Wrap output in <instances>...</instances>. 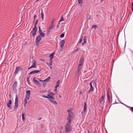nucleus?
Instances as JSON below:
<instances>
[{"label":"nucleus","mask_w":133,"mask_h":133,"mask_svg":"<svg viewBox=\"0 0 133 133\" xmlns=\"http://www.w3.org/2000/svg\"><path fill=\"white\" fill-rule=\"evenodd\" d=\"M83 36H82L80 38V39L79 41V43H81L82 42L83 39Z\"/></svg>","instance_id":"nucleus-38"},{"label":"nucleus","mask_w":133,"mask_h":133,"mask_svg":"<svg viewBox=\"0 0 133 133\" xmlns=\"http://www.w3.org/2000/svg\"><path fill=\"white\" fill-rule=\"evenodd\" d=\"M54 54V53H53L49 55V57H50V59H52L53 58Z\"/></svg>","instance_id":"nucleus-26"},{"label":"nucleus","mask_w":133,"mask_h":133,"mask_svg":"<svg viewBox=\"0 0 133 133\" xmlns=\"http://www.w3.org/2000/svg\"><path fill=\"white\" fill-rule=\"evenodd\" d=\"M38 29H39V30H38L39 33V32H42V31H41V30L40 26H39V27H38Z\"/></svg>","instance_id":"nucleus-39"},{"label":"nucleus","mask_w":133,"mask_h":133,"mask_svg":"<svg viewBox=\"0 0 133 133\" xmlns=\"http://www.w3.org/2000/svg\"><path fill=\"white\" fill-rule=\"evenodd\" d=\"M91 15H89V16L88 17V20H90L91 19Z\"/></svg>","instance_id":"nucleus-37"},{"label":"nucleus","mask_w":133,"mask_h":133,"mask_svg":"<svg viewBox=\"0 0 133 133\" xmlns=\"http://www.w3.org/2000/svg\"><path fill=\"white\" fill-rule=\"evenodd\" d=\"M46 84L45 83H44L43 84V86H44V87L45 85Z\"/></svg>","instance_id":"nucleus-54"},{"label":"nucleus","mask_w":133,"mask_h":133,"mask_svg":"<svg viewBox=\"0 0 133 133\" xmlns=\"http://www.w3.org/2000/svg\"><path fill=\"white\" fill-rule=\"evenodd\" d=\"M41 18L42 19V21H43L44 20V14L43 12V10H41Z\"/></svg>","instance_id":"nucleus-24"},{"label":"nucleus","mask_w":133,"mask_h":133,"mask_svg":"<svg viewBox=\"0 0 133 133\" xmlns=\"http://www.w3.org/2000/svg\"><path fill=\"white\" fill-rule=\"evenodd\" d=\"M22 69L20 66L17 67L14 73V74L16 75L17 74L18 71L22 70Z\"/></svg>","instance_id":"nucleus-7"},{"label":"nucleus","mask_w":133,"mask_h":133,"mask_svg":"<svg viewBox=\"0 0 133 133\" xmlns=\"http://www.w3.org/2000/svg\"><path fill=\"white\" fill-rule=\"evenodd\" d=\"M55 20V18H53L52 19L51 22V24H52L54 25V21Z\"/></svg>","instance_id":"nucleus-36"},{"label":"nucleus","mask_w":133,"mask_h":133,"mask_svg":"<svg viewBox=\"0 0 133 133\" xmlns=\"http://www.w3.org/2000/svg\"><path fill=\"white\" fill-rule=\"evenodd\" d=\"M37 29V28H35L34 27V28L33 29V30L31 31V34H32V35L34 37L35 35L36 34Z\"/></svg>","instance_id":"nucleus-6"},{"label":"nucleus","mask_w":133,"mask_h":133,"mask_svg":"<svg viewBox=\"0 0 133 133\" xmlns=\"http://www.w3.org/2000/svg\"><path fill=\"white\" fill-rule=\"evenodd\" d=\"M104 97L103 95H102V97L100 98L99 99V102H100V104H101V103L104 101Z\"/></svg>","instance_id":"nucleus-18"},{"label":"nucleus","mask_w":133,"mask_h":133,"mask_svg":"<svg viewBox=\"0 0 133 133\" xmlns=\"http://www.w3.org/2000/svg\"><path fill=\"white\" fill-rule=\"evenodd\" d=\"M97 26L96 25H94L92 27V28H94L95 29L96 27H97Z\"/></svg>","instance_id":"nucleus-40"},{"label":"nucleus","mask_w":133,"mask_h":133,"mask_svg":"<svg viewBox=\"0 0 133 133\" xmlns=\"http://www.w3.org/2000/svg\"><path fill=\"white\" fill-rule=\"evenodd\" d=\"M70 123H66L65 125V133H68V132H70L71 129V126L70 125Z\"/></svg>","instance_id":"nucleus-2"},{"label":"nucleus","mask_w":133,"mask_h":133,"mask_svg":"<svg viewBox=\"0 0 133 133\" xmlns=\"http://www.w3.org/2000/svg\"><path fill=\"white\" fill-rule=\"evenodd\" d=\"M24 103H25V104H26L27 103L26 99V98H25V99H24Z\"/></svg>","instance_id":"nucleus-46"},{"label":"nucleus","mask_w":133,"mask_h":133,"mask_svg":"<svg viewBox=\"0 0 133 133\" xmlns=\"http://www.w3.org/2000/svg\"><path fill=\"white\" fill-rule=\"evenodd\" d=\"M80 65L81 64L78 65V66L76 72V73L77 74H79V71L81 70V66Z\"/></svg>","instance_id":"nucleus-13"},{"label":"nucleus","mask_w":133,"mask_h":133,"mask_svg":"<svg viewBox=\"0 0 133 133\" xmlns=\"http://www.w3.org/2000/svg\"><path fill=\"white\" fill-rule=\"evenodd\" d=\"M49 101L53 103V104L55 105H57V103L56 101H53L51 99H50Z\"/></svg>","instance_id":"nucleus-21"},{"label":"nucleus","mask_w":133,"mask_h":133,"mask_svg":"<svg viewBox=\"0 0 133 133\" xmlns=\"http://www.w3.org/2000/svg\"><path fill=\"white\" fill-rule=\"evenodd\" d=\"M68 116L67 118V119L68 121V122L66 123H70L71 121V119H72V115H68Z\"/></svg>","instance_id":"nucleus-9"},{"label":"nucleus","mask_w":133,"mask_h":133,"mask_svg":"<svg viewBox=\"0 0 133 133\" xmlns=\"http://www.w3.org/2000/svg\"><path fill=\"white\" fill-rule=\"evenodd\" d=\"M41 38L40 35H38L36 38L35 40V42L36 44H38L41 41Z\"/></svg>","instance_id":"nucleus-10"},{"label":"nucleus","mask_w":133,"mask_h":133,"mask_svg":"<svg viewBox=\"0 0 133 133\" xmlns=\"http://www.w3.org/2000/svg\"><path fill=\"white\" fill-rule=\"evenodd\" d=\"M46 90H45L43 91L42 92L43 93H44V92H46Z\"/></svg>","instance_id":"nucleus-49"},{"label":"nucleus","mask_w":133,"mask_h":133,"mask_svg":"<svg viewBox=\"0 0 133 133\" xmlns=\"http://www.w3.org/2000/svg\"><path fill=\"white\" fill-rule=\"evenodd\" d=\"M22 121L24 122L25 120V118L24 117V113H23L22 114Z\"/></svg>","instance_id":"nucleus-27"},{"label":"nucleus","mask_w":133,"mask_h":133,"mask_svg":"<svg viewBox=\"0 0 133 133\" xmlns=\"http://www.w3.org/2000/svg\"><path fill=\"white\" fill-rule=\"evenodd\" d=\"M38 19L35 22V23L34 27L35 28H37L36 26V25L37 24V23H38Z\"/></svg>","instance_id":"nucleus-34"},{"label":"nucleus","mask_w":133,"mask_h":133,"mask_svg":"<svg viewBox=\"0 0 133 133\" xmlns=\"http://www.w3.org/2000/svg\"><path fill=\"white\" fill-rule=\"evenodd\" d=\"M40 60L43 62H44L45 61V60L44 59H40Z\"/></svg>","instance_id":"nucleus-45"},{"label":"nucleus","mask_w":133,"mask_h":133,"mask_svg":"<svg viewBox=\"0 0 133 133\" xmlns=\"http://www.w3.org/2000/svg\"><path fill=\"white\" fill-rule=\"evenodd\" d=\"M30 90H27L26 91V95H30Z\"/></svg>","instance_id":"nucleus-31"},{"label":"nucleus","mask_w":133,"mask_h":133,"mask_svg":"<svg viewBox=\"0 0 133 133\" xmlns=\"http://www.w3.org/2000/svg\"><path fill=\"white\" fill-rule=\"evenodd\" d=\"M132 7H133V2H132Z\"/></svg>","instance_id":"nucleus-53"},{"label":"nucleus","mask_w":133,"mask_h":133,"mask_svg":"<svg viewBox=\"0 0 133 133\" xmlns=\"http://www.w3.org/2000/svg\"><path fill=\"white\" fill-rule=\"evenodd\" d=\"M59 23H58V24L57 25V28H59Z\"/></svg>","instance_id":"nucleus-48"},{"label":"nucleus","mask_w":133,"mask_h":133,"mask_svg":"<svg viewBox=\"0 0 133 133\" xmlns=\"http://www.w3.org/2000/svg\"><path fill=\"white\" fill-rule=\"evenodd\" d=\"M103 0H100V1H100L101 2H103Z\"/></svg>","instance_id":"nucleus-62"},{"label":"nucleus","mask_w":133,"mask_h":133,"mask_svg":"<svg viewBox=\"0 0 133 133\" xmlns=\"http://www.w3.org/2000/svg\"><path fill=\"white\" fill-rule=\"evenodd\" d=\"M131 10L132 11H133V7H131Z\"/></svg>","instance_id":"nucleus-58"},{"label":"nucleus","mask_w":133,"mask_h":133,"mask_svg":"<svg viewBox=\"0 0 133 133\" xmlns=\"http://www.w3.org/2000/svg\"><path fill=\"white\" fill-rule=\"evenodd\" d=\"M94 133H95V131H94Z\"/></svg>","instance_id":"nucleus-64"},{"label":"nucleus","mask_w":133,"mask_h":133,"mask_svg":"<svg viewBox=\"0 0 133 133\" xmlns=\"http://www.w3.org/2000/svg\"><path fill=\"white\" fill-rule=\"evenodd\" d=\"M85 43H84V42H83V43H82V45H84V44H85Z\"/></svg>","instance_id":"nucleus-55"},{"label":"nucleus","mask_w":133,"mask_h":133,"mask_svg":"<svg viewBox=\"0 0 133 133\" xmlns=\"http://www.w3.org/2000/svg\"><path fill=\"white\" fill-rule=\"evenodd\" d=\"M87 109V105L86 103L85 102L84 103V106L83 111L82 112V115H84L85 114V112L86 111Z\"/></svg>","instance_id":"nucleus-4"},{"label":"nucleus","mask_w":133,"mask_h":133,"mask_svg":"<svg viewBox=\"0 0 133 133\" xmlns=\"http://www.w3.org/2000/svg\"><path fill=\"white\" fill-rule=\"evenodd\" d=\"M64 20L63 18V16H62V17H61L60 19L59 20V22H60L63 21Z\"/></svg>","instance_id":"nucleus-35"},{"label":"nucleus","mask_w":133,"mask_h":133,"mask_svg":"<svg viewBox=\"0 0 133 133\" xmlns=\"http://www.w3.org/2000/svg\"><path fill=\"white\" fill-rule=\"evenodd\" d=\"M18 107V98L17 95H16L15 99V102L14 109L15 110H16Z\"/></svg>","instance_id":"nucleus-3"},{"label":"nucleus","mask_w":133,"mask_h":133,"mask_svg":"<svg viewBox=\"0 0 133 133\" xmlns=\"http://www.w3.org/2000/svg\"><path fill=\"white\" fill-rule=\"evenodd\" d=\"M36 17H37L36 15H35L34 16V22L35 21V19H36Z\"/></svg>","instance_id":"nucleus-44"},{"label":"nucleus","mask_w":133,"mask_h":133,"mask_svg":"<svg viewBox=\"0 0 133 133\" xmlns=\"http://www.w3.org/2000/svg\"><path fill=\"white\" fill-rule=\"evenodd\" d=\"M59 82H60L59 80H58L56 83V87H59Z\"/></svg>","instance_id":"nucleus-32"},{"label":"nucleus","mask_w":133,"mask_h":133,"mask_svg":"<svg viewBox=\"0 0 133 133\" xmlns=\"http://www.w3.org/2000/svg\"><path fill=\"white\" fill-rule=\"evenodd\" d=\"M65 43V41L64 40H62L60 42V45L62 50L63 49V48L64 47V45Z\"/></svg>","instance_id":"nucleus-8"},{"label":"nucleus","mask_w":133,"mask_h":133,"mask_svg":"<svg viewBox=\"0 0 133 133\" xmlns=\"http://www.w3.org/2000/svg\"><path fill=\"white\" fill-rule=\"evenodd\" d=\"M64 35V34H62L60 36V37L61 38L63 37Z\"/></svg>","instance_id":"nucleus-42"},{"label":"nucleus","mask_w":133,"mask_h":133,"mask_svg":"<svg viewBox=\"0 0 133 133\" xmlns=\"http://www.w3.org/2000/svg\"><path fill=\"white\" fill-rule=\"evenodd\" d=\"M39 35L41 36L42 37H44V36L45 34L42 32H39Z\"/></svg>","instance_id":"nucleus-23"},{"label":"nucleus","mask_w":133,"mask_h":133,"mask_svg":"<svg viewBox=\"0 0 133 133\" xmlns=\"http://www.w3.org/2000/svg\"><path fill=\"white\" fill-rule=\"evenodd\" d=\"M83 0H78V4H82L83 3Z\"/></svg>","instance_id":"nucleus-29"},{"label":"nucleus","mask_w":133,"mask_h":133,"mask_svg":"<svg viewBox=\"0 0 133 133\" xmlns=\"http://www.w3.org/2000/svg\"><path fill=\"white\" fill-rule=\"evenodd\" d=\"M41 71V70H33L32 71L29 73V75L31 74H36L37 73H38V72H39Z\"/></svg>","instance_id":"nucleus-15"},{"label":"nucleus","mask_w":133,"mask_h":133,"mask_svg":"<svg viewBox=\"0 0 133 133\" xmlns=\"http://www.w3.org/2000/svg\"><path fill=\"white\" fill-rule=\"evenodd\" d=\"M55 95V94L52 92H50L49 94L47 95V96L45 95H42V96L43 97L45 98H51L52 99L54 100L55 98L54 96Z\"/></svg>","instance_id":"nucleus-1"},{"label":"nucleus","mask_w":133,"mask_h":133,"mask_svg":"<svg viewBox=\"0 0 133 133\" xmlns=\"http://www.w3.org/2000/svg\"><path fill=\"white\" fill-rule=\"evenodd\" d=\"M12 104V101L10 99L9 100L7 104V106L10 110L12 109V107H11V104Z\"/></svg>","instance_id":"nucleus-11"},{"label":"nucleus","mask_w":133,"mask_h":133,"mask_svg":"<svg viewBox=\"0 0 133 133\" xmlns=\"http://www.w3.org/2000/svg\"><path fill=\"white\" fill-rule=\"evenodd\" d=\"M53 26L54 25L51 24L49 26L46 33V35L47 36L49 35L50 32L51 31V29L53 28Z\"/></svg>","instance_id":"nucleus-5"},{"label":"nucleus","mask_w":133,"mask_h":133,"mask_svg":"<svg viewBox=\"0 0 133 133\" xmlns=\"http://www.w3.org/2000/svg\"><path fill=\"white\" fill-rule=\"evenodd\" d=\"M54 92H55V93H54L55 94L57 93V89H55L54 90Z\"/></svg>","instance_id":"nucleus-47"},{"label":"nucleus","mask_w":133,"mask_h":133,"mask_svg":"<svg viewBox=\"0 0 133 133\" xmlns=\"http://www.w3.org/2000/svg\"><path fill=\"white\" fill-rule=\"evenodd\" d=\"M87 131H88V133H89V132H90V130L89 129H87Z\"/></svg>","instance_id":"nucleus-51"},{"label":"nucleus","mask_w":133,"mask_h":133,"mask_svg":"<svg viewBox=\"0 0 133 133\" xmlns=\"http://www.w3.org/2000/svg\"><path fill=\"white\" fill-rule=\"evenodd\" d=\"M35 78L34 77L33 78V81L36 84L38 85H39L40 86V83L39 82V81L37 80L36 79H35Z\"/></svg>","instance_id":"nucleus-19"},{"label":"nucleus","mask_w":133,"mask_h":133,"mask_svg":"<svg viewBox=\"0 0 133 133\" xmlns=\"http://www.w3.org/2000/svg\"><path fill=\"white\" fill-rule=\"evenodd\" d=\"M57 87H56V86L55 87V89H57Z\"/></svg>","instance_id":"nucleus-56"},{"label":"nucleus","mask_w":133,"mask_h":133,"mask_svg":"<svg viewBox=\"0 0 133 133\" xmlns=\"http://www.w3.org/2000/svg\"><path fill=\"white\" fill-rule=\"evenodd\" d=\"M78 50V49H77L75 51H77Z\"/></svg>","instance_id":"nucleus-61"},{"label":"nucleus","mask_w":133,"mask_h":133,"mask_svg":"<svg viewBox=\"0 0 133 133\" xmlns=\"http://www.w3.org/2000/svg\"><path fill=\"white\" fill-rule=\"evenodd\" d=\"M52 59H50L49 61V63H46V64L49 66V65H52Z\"/></svg>","instance_id":"nucleus-22"},{"label":"nucleus","mask_w":133,"mask_h":133,"mask_svg":"<svg viewBox=\"0 0 133 133\" xmlns=\"http://www.w3.org/2000/svg\"><path fill=\"white\" fill-rule=\"evenodd\" d=\"M93 81H92L90 83V89L88 91V93H90L91 91H92L93 90V88L92 85V83L93 82Z\"/></svg>","instance_id":"nucleus-12"},{"label":"nucleus","mask_w":133,"mask_h":133,"mask_svg":"<svg viewBox=\"0 0 133 133\" xmlns=\"http://www.w3.org/2000/svg\"><path fill=\"white\" fill-rule=\"evenodd\" d=\"M67 111L68 112V115H73V112L71 111V110L69 109Z\"/></svg>","instance_id":"nucleus-25"},{"label":"nucleus","mask_w":133,"mask_h":133,"mask_svg":"<svg viewBox=\"0 0 133 133\" xmlns=\"http://www.w3.org/2000/svg\"><path fill=\"white\" fill-rule=\"evenodd\" d=\"M130 109L132 112H133V107H130Z\"/></svg>","instance_id":"nucleus-43"},{"label":"nucleus","mask_w":133,"mask_h":133,"mask_svg":"<svg viewBox=\"0 0 133 133\" xmlns=\"http://www.w3.org/2000/svg\"><path fill=\"white\" fill-rule=\"evenodd\" d=\"M40 82H44V80H39Z\"/></svg>","instance_id":"nucleus-50"},{"label":"nucleus","mask_w":133,"mask_h":133,"mask_svg":"<svg viewBox=\"0 0 133 133\" xmlns=\"http://www.w3.org/2000/svg\"><path fill=\"white\" fill-rule=\"evenodd\" d=\"M50 77H47V78L45 79L44 80V82H48L50 80Z\"/></svg>","instance_id":"nucleus-28"},{"label":"nucleus","mask_w":133,"mask_h":133,"mask_svg":"<svg viewBox=\"0 0 133 133\" xmlns=\"http://www.w3.org/2000/svg\"><path fill=\"white\" fill-rule=\"evenodd\" d=\"M84 62V60L83 59V58H81L80 61L78 65L81 64V66L83 64Z\"/></svg>","instance_id":"nucleus-20"},{"label":"nucleus","mask_w":133,"mask_h":133,"mask_svg":"<svg viewBox=\"0 0 133 133\" xmlns=\"http://www.w3.org/2000/svg\"><path fill=\"white\" fill-rule=\"evenodd\" d=\"M31 68V66L29 68H28V69H30L31 68Z\"/></svg>","instance_id":"nucleus-59"},{"label":"nucleus","mask_w":133,"mask_h":133,"mask_svg":"<svg viewBox=\"0 0 133 133\" xmlns=\"http://www.w3.org/2000/svg\"><path fill=\"white\" fill-rule=\"evenodd\" d=\"M50 68L51 69H52V67H51V66H50Z\"/></svg>","instance_id":"nucleus-63"},{"label":"nucleus","mask_w":133,"mask_h":133,"mask_svg":"<svg viewBox=\"0 0 133 133\" xmlns=\"http://www.w3.org/2000/svg\"><path fill=\"white\" fill-rule=\"evenodd\" d=\"M107 98L108 101L109 102V103L110 102V96L109 94V91H108L107 92Z\"/></svg>","instance_id":"nucleus-16"},{"label":"nucleus","mask_w":133,"mask_h":133,"mask_svg":"<svg viewBox=\"0 0 133 133\" xmlns=\"http://www.w3.org/2000/svg\"><path fill=\"white\" fill-rule=\"evenodd\" d=\"M32 64L31 66V68H35L36 67V61L34 60H33L32 61Z\"/></svg>","instance_id":"nucleus-14"},{"label":"nucleus","mask_w":133,"mask_h":133,"mask_svg":"<svg viewBox=\"0 0 133 133\" xmlns=\"http://www.w3.org/2000/svg\"><path fill=\"white\" fill-rule=\"evenodd\" d=\"M29 77H27V81L29 83V84H30V83H29L30 82H29Z\"/></svg>","instance_id":"nucleus-41"},{"label":"nucleus","mask_w":133,"mask_h":133,"mask_svg":"<svg viewBox=\"0 0 133 133\" xmlns=\"http://www.w3.org/2000/svg\"><path fill=\"white\" fill-rule=\"evenodd\" d=\"M17 81H15L12 86V88L13 89H14L15 88H16L17 86Z\"/></svg>","instance_id":"nucleus-17"},{"label":"nucleus","mask_w":133,"mask_h":133,"mask_svg":"<svg viewBox=\"0 0 133 133\" xmlns=\"http://www.w3.org/2000/svg\"><path fill=\"white\" fill-rule=\"evenodd\" d=\"M42 118H39L38 119V120L39 121L40 120H41V119Z\"/></svg>","instance_id":"nucleus-52"},{"label":"nucleus","mask_w":133,"mask_h":133,"mask_svg":"<svg viewBox=\"0 0 133 133\" xmlns=\"http://www.w3.org/2000/svg\"><path fill=\"white\" fill-rule=\"evenodd\" d=\"M125 105L126 106V107H128V108H130V107H129V106H127V105Z\"/></svg>","instance_id":"nucleus-57"},{"label":"nucleus","mask_w":133,"mask_h":133,"mask_svg":"<svg viewBox=\"0 0 133 133\" xmlns=\"http://www.w3.org/2000/svg\"><path fill=\"white\" fill-rule=\"evenodd\" d=\"M26 104H25V103H24V107H25V105H26Z\"/></svg>","instance_id":"nucleus-60"},{"label":"nucleus","mask_w":133,"mask_h":133,"mask_svg":"<svg viewBox=\"0 0 133 133\" xmlns=\"http://www.w3.org/2000/svg\"><path fill=\"white\" fill-rule=\"evenodd\" d=\"M30 97V95H26V99H29Z\"/></svg>","instance_id":"nucleus-33"},{"label":"nucleus","mask_w":133,"mask_h":133,"mask_svg":"<svg viewBox=\"0 0 133 133\" xmlns=\"http://www.w3.org/2000/svg\"><path fill=\"white\" fill-rule=\"evenodd\" d=\"M87 39V38L86 36H85L83 39V42H84V43H86Z\"/></svg>","instance_id":"nucleus-30"}]
</instances>
